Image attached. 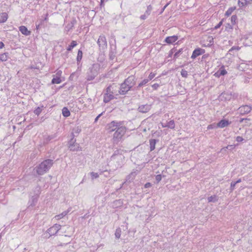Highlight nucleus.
Wrapping results in <instances>:
<instances>
[{
  "instance_id": "2f4dec72",
  "label": "nucleus",
  "mask_w": 252,
  "mask_h": 252,
  "mask_svg": "<svg viewBox=\"0 0 252 252\" xmlns=\"http://www.w3.org/2000/svg\"><path fill=\"white\" fill-rule=\"evenodd\" d=\"M44 25V20H39L35 23V30L37 32Z\"/></svg>"
},
{
  "instance_id": "4be33fe9",
  "label": "nucleus",
  "mask_w": 252,
  "mask_h": 252,
  "mask_svg": "<svg viewBox=\"0 0 252 252\" xmlns=\"http://www.w3.org/2000/svg\"><path fill=\"white\" fill-rule=\"evenodd\" d=\"M188 50V48H182L179 50L177 51L173 55V60H176L179 56L182 54L184 51H186Z\"/></svg>"
},
{
  "instance_id": "9d476101",
  "label": "nucleus",
  "mask_w": 252,
  "mask_h": 252,
  "mask_svg": "<svg viewBox=\"0 0 252 252\" xmlns=\"http://www.w3.org/2000/svg\"><path fill=\"white\" fill-rule=\"evenodd\" d=\"M232 98L231 93L228 92H222L218 96V99L220 101H227L230 100Z\"/></svg>"
},
{
  "instance_id": "8fccbe9b",
  "label": "nucleus",
  "mask_w": 252,
  "mask_h": 252,
  "mask_svg": "<svg viewBox=\"0 0 252 252\" xmlns=\"http://www.w3.org/2000/svg\"><path fill=\"white\" fill-rule=\"evenodd\" d=\"M162 175L161 174H158L156 176V180L157 184H158L162 179Z\"/></svg>"
},
{
  "instance_id": "5701e85b",
  "label": "nucleus",
  "mask_w": 252,
  "mask_h": 252,
  "mask_svg": "<svg viewBox=\"0 0 252 252\" xmlns=\"http://www.w3.org/2000/svg\"><path fill=\"white\" fill-rule=\"evenodd\" d=\"M115 98L114 96V94H108L106 95V94H104L103 95V102L105 103H107L111 100Z\"/></svg>"
},
{
  "instance_id": "de8ad7c7",
  "label": "nucleus",
  "mask_w": 252,
  "mask_h": 252,
  "mask_svg": "<svg viewBox=\"0 0 252 252\" xmlns=\"http://www.w3.org/2000/svg\"><path fill=\"white\" fill-rule=\"evenodd\" d=\"M90 174L92 180L97 178L99 177L98 173L94 172H91Z\"/></svg>"
},
{
  "instance_id": "e433bc0d",
  "label": "nucleus",
  "mask_w": 252,
  "mask_h": 252,
  "mask_svg": "<svg viewBox=\"0 0 252 252\" xmlns=\"http://www.w3.org/2000/svg\"><path fill=\"white\" fill-rule=\"evenodd\" d=\"M8 58V53L5 52L0 54V61L1 62H5Z\"/></svg>"
},
{
  "instance_id": "6e6d98bb",
  "label": "nucleus",
  "mask_w": 252,
  "mask_h": 252,
  "mask_svg": "<svg viewBox=\"0 0 252 252\" xmlns=\"http://www.w3.org/2000/svg\"><path fill=\"white\" fill-rule=\"evenodd\" d=\"M76 23V20L75 19H73L70 23L68 24L66 26V28H67V27L68 26H70V27L69 28V29H72L73 26H74V25L75 24V23Z\"/></svg>"
},
{
  "instance_id": "58836bf2",
  "label": "nucleus",
  "mask_w": 252,
  "mask_h": 252,
  "mask_svg": "<svg viewBox=\"0 0 252 252\" xmlns=\"http://www.w3.org/2000/svg\"><path fill=\"white\" fill-rule=\"evenodd\" d=\"M69 212V210H67V211H65L63 212V213H62L61 214H60L58 215H57L56 216V218L57 220L61 219L62 218L65 217L68 213Z\"/></svg>"
},
{
  "instance_id": "680f3d73",
  "label": "nucleus",
  "mask_w": 252,
  "mask_h": 252,
  "mask_svg": "<svg viewBox=\"0 0 252 252\" xmlns=\"http://www.w3.org/2000/svg\"><path fill=\"white\" fill-rule=\"evenodd\" d=\"M152 186V184L150 182L146 183L144 186V187L145 189L151 188Z\"/></svg>"
},
{
  "instance_id": "bf43d9fd",
  "label": "nucleus",
  "mask_w": 252,
  "mask_h": 252,
  "mask_svg": "<svg viewBox=\"0 0 252 252\" xmlns=\"http://www.w3.org/2000/svg\"><path fill=\"white\" fill-rule=\"evenodd\" d=\"M71 138L69 140H76L75 137H77L76 134H75L73 132H71Z\"/></svg>"
},
{
  "instance_id": "bb28decb",
  "label": "nucleus",
  "mask_w": 252,
  "mask_h": 252,
  "mask_svg": "<svg viewBox=\"0 0 252 252\" xmlns=\"http://www.w3.org/2000/svg\"><path fill=\"white\" fill-rule=\"evenodd\" d=\"M8 16L7 13L2 12L0 14V24L5 22L7 19Z\"/></svg>"
},
{
  "instance_id": "dca6fc26",
  "label": "nucleus",
  "mask_w": 252,
  "mask_h": 252,
  "mask_svg": "<svg viewBox=\"0 0 252 252\" xmlns=\"http://www.w3.org/2000/svg\"><path fill=\"white\" fill-rule=\"evenodd\" d=\"M231 123V122L228 119H222L217 124L216 128H224L230 125Z\"/></svg>"
},
{
  "instance_id": "5fc2aeb1",
  "label": "nucleus",
  "mask_w": 252,
  "mask_h": 252,
  "mask_svg": "<svg viewBox=\"0 0 252 252\" xmlns=\"http://www.w3.org/2000/svg\"><path fill=\"white\" fill-rule=\"evenodd\" d=\"M240 49V47L239 46H234L229 50V52H232L234 50L239 51Z\"/></svg>"
},
{
  "instance_id": "b1692460",
  "label": "nucleus",
  "mask_w": 252,
  "mask_h": 252,
  "mask_svg": "<svg viewBox=\"0 0 252 252\" xmlns=\"http://www.w3.org/2000/svg\"><path fill=\"white\" fill-rule=\"evenodd\" d=\"M158 141L159 140L157 139H151L149 140L150 151H153L155 149L156 144Z\"/></svg>"
},
{
  "instance_id": "412c9836",
  "label": "nucleus",
  "mask_w": 252,
  "mask_h": 252,
  "mask_svg": "<svg viewBox=\"0 0 252 252\" xmlns=\"http://www.w3.org/2000/svg\"><path fill=\"white\" fill-rule=\"evenodd\" d=\"M239 110L241 114H247L251 111V107L248 105H245L239 107Z\"/></svg>"
},
{
  "instance_id": "79ce46f5",
  "label": "nucleus",
  "mask_w": 252,
  "mask_h": 252,
  "mask_svg": "<svg viewBox=\"0 0 252 252\" xmlns=\"http://www.w3.org/2000/svg\"><path fill=\"white\" fill-rule=\"evenodd\" d=\"M40 187L39 185H37L34 189V195H37V197H39V194H40Z\"/></svg>"
},
{
  "instance_id": "a19ab883",
  "label": "nucleus",
  "mask_w": 252,
  "mask_h": 252,
  "mask_svg": "<svg viewBox=\"0 0 252 252\" xmlns=\"http://www.w3.org/2000/svg\"><path fill=\"white\" fill-rule=\"evenodd\" d=\"M148 80H147V79H144L143 81H142L135 88V89L136 90H139V88L142 87L143 86L146 85L147 83H148Z\"/></svg>"
},
{
  "instance_id": "f257e3e1",
  "label": "nucleus",
  "mask_w": 252,
  "mask_h": 252,
  "mask_svg": "<svg viewBox=\"0 0 252 252\" xmlns=\"http://www.w3.org/2000/svg\"><path fill=\"white\" fill-rule=\"evenodd\" d=\"M54 157L53 159H45L36 165L33 169L34 176L36 177L48 173L54 163Z\"/></svg>"
},
{
  "instance_id": "393cba45",
  "label": "nucleus",
  "mask_w": 252,
  "mask_h": 252,
  "mask_svg": "<svg viewBox=\"0 0 252 252\" xmlns=\"http://www.w3.org/2000/svg\"><path fill=\"white\" fill-rule=\"evenodd\" d=\"M83 55V50H82V48H81L80 49H79L78 50L77 55V57H76V61H77V63L78 65L79 64V63H80V62L82 59Z\"/></svg>"
},
{
  "instance_id": "ddd939ff",
  "label": "nucleus",
  "mask_w": 252,
  "mask_h": 252,
  "mask_svg": "<svg viewBox=\"0 0 252 252\" xmlns=\"http://www.w3.org/2000/svg\"><path fill=\"white\" fill-rule=\"evenodd\" d=\"M151 105L146 104L139 105L137 110L141 113H146L151 109Z\"/></svg>"
},
{
  "instance_id": "ea45409f",
  "label": "nucleus",
  "mask_w": 252,
  "mask_h": 252,
  "mask_svg": "<svg viewBox=\"0 0 252 252\" xmlns=\"http://www.w3.org/2000/svg\"><path fill=\"white\" fill-rule=\"evenodd\" d=\"M81 131V128L80 126H76L72 129V132L76 134V136H78L79 134Z\"/></svg>"
},
{
  "instance_id": "6e6552de",
  "label": "nucleus",
  "mask_w": 252,
  "mask_h": 252,
  "mask_svg": "<svg viewBox=\"0 0 252 252\" xmlns=\"http://www.w3.org/2000/svg\"><path fill=\"white\" fill-rule=\"evenodd\" d=\"M124 123V121L117 122L116 121H113L107 125L106 128L109 132H113L116 130V129L118 127V125H123Z\"/></svg>"
},
{
  "instance_id": "0e129e2a",
  "label": "nucleus",
  "mask_w": 252,
  "mask_h": 252,
  "mask_svg": "<svg viewBox=\"0 0 252 252\" xmlns=\"http://www.w3.org/2000/svg\"><path fill=\"white\" fill-rule=\"evenodd\" d=\"M69 52V51H68L67 50H66V52H65V53H64L63 54V57L65 59V58H67L68 57V53Z\"/></svg>"
},
{
  "instance_id": "1a4fd4ad",
  "label": "nucleus",
  "mask_w": 252,
  "mask_h": 252,
  "mask_svg": "<svg viewBox=\"0 0 252 252\" xmlns=\"http://www.w3.org/2000/svg\"><path fill=\"white\" fill-rule=\"evenodd\" d=\"M62 71L60 70H57L56 74L53 75V79L51 81L52 84H60L62 82L61 76Z\"/></svg>"
},
{
  "instance_id": "7c9ffc66",
  "label": "nucleus",
  "mask_w": 252,
  "mask_h": 252,
  "mask_svg": "<svg viewBox=\"0 0 252 252\" xmlns=\"http://www.w3.org/2000/svg\"><path fill=\"white\" fill-rule=\"evenodd\" d=\"M219 200L218 196L214 194L213 195H212L211 196H209L207 198V200L208 203L213 202L215 203L217 202Z\"/></svg>"
},
{
  "instance_id": "13d9d810",
  "label": "nucleus",
  "mask_w": 252,
  "mask_h": 252,
  "mask_svg": "<svg viewBox=\"0 0 252 252\" xmlns=\"http://www.w3.org/2000/svg\"><path fill=\"white\" fill-rule=\"evenodd\" d=\"M155 75H156L155 73L151 72L148 76V78H147V79L148 80V81H149L150 80H152L154 78V77L155 76Z\"/></svg>"
},
{
  "instance_id": "7ed1b4c3",
  "label": "nucleus",
  "mask_w": 252,
  "mask_h": 252,
  "mask_svg": "<svg viewBox=\"0 0 252 252\" xmlns=\"http://www.w3.org/2000/svg\"><path fill=\"white\" fill-rule=\"evenodd\" d=\"M114 158H110V161L113 164V169L115 170L119 167H122L124 164L125 157L124 156H119ZM111 166L112 165H111Z\"/></svg>"
},
{
  "instance_id": "a18cd8bd",
  "label": "nucleus",
  "mask_w": 252,
  "mask_h": 252,
  "mask_svg": "<svg viewBox=\"0 0 252 252\" xmlns=\"http://www.w3.org/2000/svg\"><path fill=\"white\" fill-rule=\"evenodd\" d=\"M235 145H228L226 147L222 148L221 151H226V149L232 150L235 148Z\"/></svg>"
},
{
  "instance_id": "c03bdc74",
  "label": "nucleus",
  "mask_w": 252,
  "mask_h": 252,
  "mask_svg": "<svg viewBox=\"0 0 252 252\" xmlns=\"http://www.w3.org/2000/svg\"><path fill=\"white\" fill-rule=\"evenodd\" d=\"M121 229L120 227L117 228L115 232V238L119 239L121 237Z\"/></svg>"
},
{
  "instance_id": "f8f14e48",
  "label": "nucleus",
  "mask_w": 252,
  "mask_h": 252,
  "mask_svg": "<svg viewBox=\"0 0 252 252\" xmlns=\"http://www.w3.org/2000/svg\"><path fill=\"white\" fill-rule=\"evenodd\" d=\"M136 78L135 76L131 75L126 79L124 82H125L126 85L129 86H130V88L132 89V87L136 84Z\"/></svg>"
},
{
  "instance_id": "338daca9",
  "label": "nucleus",
  "mask_w": 252,
  "mask_h": 252,
  "mask_svg": "<svg viewBox=\"0 0 252 252\" xmlns=\"http://www.w3.org/2000/svg\"><path fill=\"white\" fill-rule=\"evenodd\" d=\"M160 132L156 131L153 134V136H159Z\"/></svg>"
},
{
  "instance_id": "c9c22d12",
  "label": "nucleus",
  "mask_w": 252,
  "mask_h": 252,
  "mask_svg": "<svg viewBox=\"0 0 252 252\" xmlns=\"http://www.w3.org/2000/svg\"><path fill=\"white\" fill-rule=\"evenodd\" d=\"M236 9V6H232L229 7L225 13V16L226 17H229L231 15L232 13Z\"/></svg>"
},
{
  "instance_id": "09e8293b",
  "label": "nucleus",
  "mask_w": 252,
  "mask_h": 252,
  "mask_svg": "<svg viewBox=\"0 0 252 252\" xmlns=\"http://www.w3.org/2000/svg\"><path fill=\"white\" fill-rule=\"evenodd\" d=\"M181 74L183 77L187 78L188 76V73L187 71L182 69L181 71Z\"/></svg>"
},
{
  "instance_id": "37998d69",
  "label": "nucleus",
  "mask_w": 252,
  "mask_h": 252,
  "mask_svg": "<svg viewBox=\"0 0 252 252\" xmlns=\"http://www.w3.org/2000/svg\"><path fill=\"white\" fill-rule=\"evenodd\" d=\"M112 88V85H109L108 86L106 90H105V93L104 94H106V95H107L108 94H114V92L113 91L111 90V88Z\"/></svg>"
},
{
  "instance_id": "72a5a7b5",
  "label": "nucleus",
  "mask_w": 252,
  "mask_h": 252,
  "mask_svg": "<svg viewBox=\"0 0 252 252\" xmlns=\"http://www.w3.org/2000/svg\"><path fill=\"white\" fill-rule=\"evenodd\" d=\"M123 150L120 149H117L115 150L110 158H114L119 157V156H124L122 154Z\"/></svg>"
},
{
  "instance_id": "c756f323",
  "label": "nucleus",
  "mask_w": 252,
  "mask_h": 252,
  "mask_svg": "<svg viewBox=\"0 0 252 252\" xmlns=\"http://www.w3.org/2000/svg\"><path fill=\"white\" fill-rule=\"evenodd\" d=\"M123 205V201L121 199L116 200L113 202V207L114 208L121 207Z\"/></svg>"
},
{
  "instance_id": "0eeeda50",
  "label": "nucleus",
  "mask_w": 252,
  "mask_h": 252,
  "mask_svg": "<svg viewBox=\"0 0 252 252\" xmlns=\"http://www.w3.org/2000/svg\"><path fill=\"white\" fill-rule=\"evenodd\" d=\"M68 149L72 152H78L82 150V148L80 146L79 143L76 142V140H69L67 142Z\"/></svg>"
},
{
  "instance_id": "c85d7f7f",
  "label": "nucleus",
  "mask_w": 252,
  "mask_h": 252,
  "mask_svg": "<svg viewBox=\"0 0 252 252\" xmlns=\"http://www.w3.org/2000/svg\"><path fill=\"white\" fill-rule=\"evenodd\" d=\"M78 45V43L75 40H72L71 43L66 48V50L68 51L71 52L73 48L76 47Z\"/></svg>"
},
{
  "instance_id": "864d4df0",
  "label": "nucleus",
  "mask_w": 252,
  "mask_h": 252,
  "mask_svg": "<svg viewBox=\"0 0 252 252\" xmlns=\"http://www.w3.org/2000/svg\"><path fill=\"white\" fill-rule=\"evenodd\" d=\"M233 29V26L232 25H230L229 23H227L226 25L225 26V31L229 32L230 30Z\"/></svg>"
},
{
  "instance_id": "603ef678",
  "label": "nucleus",
  "mask_w": 252,
  "mask_h": 252,
  "mask_svg": "<svg viewBox=\"0 0 252 252\" xmlns=\"http://www.w3.org/2000/svg\"><path fill=\"white\" fill-rule=\"evenodd\" d=\"M236 185V184L235 183V182L234 181H232L231 182L230 187V191H232L234 189Z\"/></svg>"
},
{
  "instance_id": "4c0bfd02",
  "label": "nucleus",
  "mask_w": 252,
  "mask_h": 252,
  "mask_svg": "<svg viewBox=\"0 0 252 252\" xmlns=\"http://www.w3.org/2000/svg\"><path fill=\"white\" fill-rule=\"evenodd\" d=\"M44 108V106L42 105L41 106L37 107L33 111L34 113L38 116L42 111L43 108Z\"/></svg>"
},
{
  "instance_id": "aec40b11",
  "label": "nucleus",
  "mask_w": 252,
  "mask_h": 252,
  "mask_svg": "<svg viewBox=\"0 0 252 252\" xmlns=\"http://www.w3.org/2000/svg\"><path fill=\"white\" fill-rule=\"evenodd\" d=\"M19 31L26 36L30 35L31 32L28 30V28L25 26H21L19 27Z\"/></svg>"
},
{
  "instance_id": "cd10ccee",
  "label": "nucleus",
  "mask_w": 252,
  "mask_h": 252,
  "mask_svg": "<svg viewBox=\"0 0 252 252\" xmlns=\"http://www.w3.org/2000/svg\"><path fill=\"white\" fill-rule=\"evenodd\" d=\"M163 127H168L170 129H174L175 126V122L173 120L167 122L165 126H162Z\"/></svg>"
},
{
  "instance_id": "a211bd4d",
  "label": "nucleus",
  "mask_w": 252,
  "mask_h": 252,
  "mask_svg": "<svg viewBox=\"0 0 252 252\" xmlns=\"http://www.w3.org/2000/svg\"><path fill=\"white\" fill-rule=\"evenodd\" d=\"M38 197H37V195L32 196L29 200L28 209H30L31 208L34 207L38 201Z\"/></svg>"
},
{
  "instance_id": "20e7f679",
  "label": "nucleus",
  "mask_w": 252,
  "mask_h": 252,
  "mask_svg": "<svg viewBox=\"0 0 252 252\" xmlns=\"http://www.w3.org/2000/svg\"><path fill=\"white\" fill-rule=\"evenodd\" d=\"M126 128L123 125H118V127L116 129L113 134V139L114 141H118L121 139L122 136L125 134Z\"/></svg>"
},
{
  "instance_id": "473e14b6",
  "label": "nucleus",
  "mask_w": 252,
  "mask_h": 252,
  "mask_svg": "<svg viewBox=\"0 0 252 252\" xmlns=\"http://www.w3.org/2000/svg\"><path fill=\"white\" fill-rule=\"evenodd\" d=\"M63 116L65 118L69 117L70 115V112L69 109L66 107H63L62 109Z\"/></svg>"
},
{
  "instance_id": "39448f33",
  "label": "nucleus",
  "mask_w": 252,
  "mask_h": 252,
  "mask_svg": "<svg viewBox=\"0 0 252 252\" xmlns=\"http://www.w3.org/2000/svg\"><path fill=\"white\" fill-rule=\"evenodd\" d=\"M61 228V225L59 224H55L52 227L48 228L46 232L44 233V237L45 238H49L50 237L53 235H55Z\"/></svg>"
},
{
  "instance_id": "9b49d317",
  "label": "nucleus",
  "mask_w": 252,
  "mask_h": 252,
  "mask_svg": "<svg viewBox=\"0 0 252 252\" xmlns=\"http://www.w3.org/2000/svg\"><path fill=\"white\" fill-rule=\"evenodd\" d=\"M132 90L130 86L126 85L125 82H123L120 86L119 93L122 95L126 94L129 91Z\"/></svg>"
},
{
  "instance_id": "69168bd1",
  "label": "nucleus",
  "mask_w": 252,
  "mask_h": 252,
  "mask_svg": "<svg viewBox=\"0 0 252 252\" xmlns=\"http://www.w3.org/2000/svg\"><path fill=\"white\" fill-rule=\"evenodd\" d=\"M245 120H248V121H251V119H249V118H241L239 120V122L240 123H243L244 121H245Z\"/></svg>"
},
{
  "instance_id": "774afa93",
  "label": "nucleus",
  "mask_w": 252,
  "mask_h": 252,
  "mask_svg": "<svg viewBox=\"0 0 252 252\" xmlns=\"http://www.w3.org/2000/svg\"><path fill=\"white\" fill-rule=\"evenodd\" d=\"M215 124H211V125H209L208 126V129H213L214 128V127H215Z\"/></svg>"
},
{
  "instance_id": "4d7b16f0",
  "label": "nucleus",
  "mask_w": 252,
  "mask_h": 252,
  "mask_svg": "<svg viewBox=\"0 0 252 252\" xmlns=\"http://www.w3.org/2000/svg\"><path fill=\"white\" fill-rule=\"evenodd\" d=\"M152 9V6L151 5H148L147 6V10L145 12V14H147V15H150Z\"/></svg>"
},
{
  "instance_id": "2eb2a0df",
  "label": "nucleus",
  "mask_w": 252,
  "mask_h": 252,
  "mask_svg": "<svg viewBox=\"0 0 252 252\" xmlns=\"http://www.w3.org/2000/svg\"><path fill=\"white\" fill-rule=\"evenodd\" d=\"M179 38V36L177 35L167 36L164 40V42L167 44L170 45L174 44Z\"/></svg>"
},
{
  "instance_id": "4468645a",
  "label": "nucleus",
  "mask_w": 252,
  "mask_h": 252,
  "mask_svg": "<svg viewBox=\"0 0 252 252\" xmlns=\"http://www.w3.org/2000/svg\"><path fill=\"white\" fill-rule=\"evenodd\" d=\"M110 49L109 54V59L111 60H113L116 57V45L115 44V41L114 42V44L110 42Z\"/></svg>"
},
{
  "instance_id": "49530a36",
  "label": "nucleus",
  "mask_w": 252,
  "mask_h": 252,
  "mask_svg": "<svg viewBox=\"0 0 252 252\" xmlns=\"http://www.w3.org/2000/svg\"><path fill=\"white\" fill-rule=\"evenodd\" d=\"M237 21V16L235 15H233L231 17V22L232 25H234Z\"/></svg>"
},
{
  "instance_id": "e2e57ef3",
  "label": "nucleus",
  "mask_w": 252,
  "mask_h": 252,
  "mask_svg": "<svg viewBox=\"0 0 252 252\" xmlns=\"http://www.w3.org/2000/svg\"><path fill=\"white\" fill-rule=\"evenodd\" d=\"M159 87V85L158 83H155L152 85V87L154 90H156L158 89V88Z\"/></svg>"
},
{
  "instance_id": "6ab92c4d",
  "label": "nucleus",
  "mask_w": 252,
  "mask_h": 252,
  "mask_svg": "<svg viewBox=\"0 0 252 252\" xmlns=\"http://www.w3.org/2000/svg\"><path fill=\"white\" fill-rule=\"evenodd\" d=\"M227 72L225 69L224 66L223 65L221 66L219 70L216 72L214 74V76L216 77L219 78L220 76H224L227 74Z\"/></svg>"
},
{
  "instance_id": "f3484780",
  "label": "nucleus",
  "mask_w": 252,
  "mask_h": 252,
  "mask_svg": "<svg viewBox=\"0 0 252 252\" xmlns=\"http://www.w3.org/2000/svg\"><path fill=\"white\" fill-rule=\"evenodd\" d=\"M205 51L204 49H202L201 48H195L191 56V58L192 59H194L197 58L198 56L203 54L205 53Z\"/></svg>"
},
{
  "instance_id": "423d86ee",
  "label": "nucleus",
  "mask_w": 252,
  "mask_h": 252,
  "mask_svg": "<svg viewBox=\"0 0 252 252\" xmlns=\"http://www.w3.org/2000/svg\"><path fill=\"white\" fill-rule=\"evenodd\" d=\"M97 43L99 47L100 53L103 54L107 47L105 36L104 35H100L98 37Z\"/></svg>"
},
{
  "instance_id": "f704fd0d",
  "label": "nucleus",
  "mask_w": 252,
  "mask_h": 252,
  "mask_svg": "<svg viewBox=\"0 0 252 252\" xmlns=\"http://www.w3.org/2000/svg\"><path fill=\"white\" fill-rule=\"evenodd\" d=\"M250 3V2L247 0H238V4L240 7L247 6Z\"/></svg>"
},
{
  "instance_id": "052dcab7",
  "label": "nucleus",
  "mask_w": 252,
  "mask_h": 252,
  "mask_svg": "<svg viewBox=\"0 0 252 252\" xmlns=\"http://www.w3.org/2000/svg\"><path fill=\"white\" fill-rule=\"evenodd\" d=\"M244 138L241 137V136H238L236 137V140L238 142H242L243 140H244Z\"/></svg>"
},
{
  "instance_id": "3c124183",
  "label": "nucleus",
  "mask_w": 252,
  "mask_h": 252,
  "mask_svg": "<svg viewBox=\"0 0 252 252\" xmlns=\"http://www.w3.org/2000/svg\"><path fill=\"white\" fill-rule=\"evenodd\" d=\"M224 21V19H222L215 27L214 29L217 30L219 29L222 25Z\"/></svg>"
},
{
  "instance_id": "a878e982",
  "label": "nucleus",
  "mask_w": 252,
  "mask_h": 252,
  "mask_svg": "<svg viewBox=\"0 0 252 252\" xmlns=\"http://www.w3.org/2000/svg\"><path fill=\"white\" fill-rule=\"evenodd\" d=\"M57 137L56 133L48 135L46 138L44 139V144H48L51 140L55 139Z\"/></svg>"
},
{
  "instance_id": "f03ea898",
  "label": "nucleus",
  "mask_w": 252,
  "mask_h": 252,
  "mask_svg": "<svg viewBox=\"0 0 252 252\" xmlns=\"http://www.w3.org/2000/svg\"><path fill=\"white\" fill-rule=\"evenodd\" d=\"M100 70V64L94 63L89 68L87 74V79L88 81H92L98 75Z\"/></svg>"
}]
</instances>
